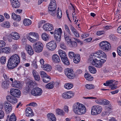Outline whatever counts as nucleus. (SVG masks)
I'll return each instance as SVG.
<instances>
[{"mask_svg": "<svg viewBox=\"0 0 121 121\" xmlns=\"http://www.w3.org/2000/svg\"><path fill=\"white\" fill-rule=\"evenodd\" d=\"M2 86L3 87L7 88L9 86V84L7 81H4L2 82Z\"/></svg>", "mask_w": 121, "mask_h": 121, "instance_id": "c03bdc74", "label": "nucleus"}, {"mask_svg": "<svg viewBox=\"0 0 121 121\" xmlns=\"http://www.w3.org/2000/svg\"><path fill=\"white\" fill-rule=\"evenodd\" d=\"M91 56H92V58L95 59L97 58L99 59L101 58L102 59H104L106 60L107 58L106 54L104 52L101 50L98 51Z\"/></svg>", "mask_w": 121, "mask_h": 121, "instance_id": "20e7f679", "label": "nucleus"}, {"mask_svg": "<svg viewBox=\"0 0 121 121\" xmlns=\"http://www.w3.org/2000/svg\"><path fill=\"white\" fill-rule=\"evenodd\" d=\"M6 58L5 56H2L0 58V62L2 64H4L6 62Z\"/></svg>", "mask_w": 121, "mask_h": 121, "instance_id": "a18cd8bd", "label": "nucleus"}, {"mask_svg": "<svg viewBox=\"0 0 121 121\" xmlns=\"http://www.w3.org/2000/svg\"><path fill=\"white\" fill-rule=\"evenodd\" d=\"M72 71V70L69 68H67L65 69V75L67 76L68 74L70 73Z\"/></svg>", "mask_w": 121, "mask_h": 121, "instance_id": "79ce46f5", "label": "nucleus"}, {"mask_svg": "<svg viewBox=\"0 0 121 121\" xmlns=\"http://www.w3.org/2000/svg\"><path fill=\"white\" fill-rule=\"evenodd\" d=\"M12 38L15 40L18 39L20 36L19 34L17 32H12L10 35Z\"/></svg>", "mask_w": 121, "mask_h": 121, "instance_id": "4be33fe9", "label": "nucleus"}, {"mask_svg": "<svg viewBox=\"0 0 121 121\" xmlns=\"http://www.w3.org/2000/svg\"><path fill=\"white\" fill-rule=\"evenodd\" d=\"M64 26L65 30L70 35H71V33L68 26L66 24H65Z\"/></svg>", "mask_w": 121, "mask_h": 121, "instance_id": "3c124183", "label": "nucleus"}, {"mask_svg": "<svg viewBox=\"0 0 121 121\" xmlns=\"http://www.w3.org/2000/svg\"><path fill=\"white\" fill-rule=\"evenodd\" d=\"M114 81L113 80L107 81L106 83H104V85L106 86H112Z\"/></svg>", "mask_w": 121, "mask_h": 121, "instance_id": "c9c22d12", "label": "nucleus"}, {"mask_svg": "<svg viewBox=\"0 0 121 121\" xmlns=\"http://www.w3.org/2000/svg\"><path fill=\"white\" fill-rule=\"evenodd\" d=\"M82 105V104L79 103H75L73 105V110L75 114L78 115Z\"/></svg>", "mask_w": 121, "mask_h": 121, "instance_id": "ddd939ff", "label": "nucleus"}, {"mask_svg": "<svg viewBox=\"0 0 121 121\" xmlns=\"http://www.w3.org/2000/svg\"><path fill=\"white\" fill-rule=\"evenodd\" d=\"M117 51L119 55L121 56V46L118 47L117 49Z\"/></svg>", "mask_w": 121, "mask_h": 121, "instance_id": "774afa93", "label": "nucleus"}, {"mask_svg": "<svg viewBox=\"0 0 121 121\" xmlns=\"http://www.w3.org/2000/svg\"><path fill=\"white\" fill-rule=\"evenodd\" d=\"M102 109L101 107L95 105L91 108V114L93 115H97L101 112Z\"/></svg>", "mask_w": 121, "mask_h": 121, "instance_id": "6e6552de", "label": "nucleus"}, {"mask_svg": "<svg viewBox=\"0 0 121 121\" xmlns=\"http://www.w3.org/2000/svg\"><path fill=\"white\" fill-rule=\"evenodd\" d=\"M104 30H107L112 28V27L111 26H105L104 27Z\"/></svg>", "mask_w": 121, "mask_h": 121, "instance_id": "338daca9", "label": "nucleus"}, {"mask_svg": "<svg viewBox=\"0 0 121 121\" xmlns=\"http://www.w3.org/2000/svg\"><path fill=\"white\" fill-rule=\"evenodd\" d=\"M74 62L76 64L78 63L80 61V57L78 54H76L73 59Z\"/></svg>", "mask_w": 121, "mask_h": 121, "instance_id": "a878e982", "label": "nucleus"}, {"mask_svg": "<svg viewBox=\"0 0 121 121\" xmlns=\"http://www.w3.org/2000/svg\"><path fill=\"white\" fill-rule=\"evenodd\" d=\"M56 15L58 17L60 18L62 16V13L61 10H59L58 8L56 11Z\"/></svg>", "mask_w": 121, "mask_h": 121, "instance_id": "37998d69", "label": "nucleus"}, {"mask_svg": "<svg viewBox=\"0 0 121 121\" xmlns=\"http://www.w3.org/2000/svg\"><path fill=\"white\" fill-rule=\"evenodd\" d=\"M52 61L54 63H58L60 61L59 56L56 54L53 55L52 57Z\"/></svg>", "mask_w": 121, "mask_h": 121, "instance_id": "412c9836", "label": "nucleus"}, {"mask_svg": "<svg viewBox=\"0 0 121 121\" xmlns=\"http://www.w3.org/2000/svg\"><path fill=\"white\" fill-rule=\"evenodd\" d=\"M47 116L49 121H56V118L53 114L49 113L47 114Z\"/></svg>", "mask_w": 121, "mask_h": 121, "instance_id": "5701e85b", "label": "nucleus"}, {"mask_svg": "<svg viewBox=\"0 0 121 121\" xmlns=\"http://www.w3.org/2000/svg\"><path fill=\"white\" fill-rule=\"evenodd\" d=\"M74 94L72 91L67 92H64L62 94V97L65 99H68L72 97Z\"/></svg>", "mask_w": 121, "mask_h": 121, "instance_id": "2eb2a0df", "label": "nucleus"}, {"mask_svg": "<svg viewBox=\"0 0 121 121\" xmlns=\"http://www.w3.org/2000/svg\"><path fill=\"white\" fill-rule=\"evenodd\" d=\"M26 114L27 116L32 117L34 116V114L31 108L30 107L27 108L26 110Z\"/></svg>", "mask_w": 121, "mask_h": 121, "instance_id": "6ab92c4d", "label": "nucleus"}, {"mask_svg": "<svg viewBox=\"0 0 121 121\" xmlns=\"http://www.w3.org/2000/svg\"><path fill=\"white\" fill-rule=\"evenodd\" d=\"M85 87L86 88L89 89H92L95 88L94 86L91 84H87L86 85Z\"/></svg>", "mask_w": 121, "mask_h": 121, "instance_id": "09e8293b", "label": "nucleus"}, {"mask_svg": "<svg viewBox=\"0 0 121 121\" xmlns=\"http://www.w3.org/2000/svg\"><path fill=\"white\" fill-rule=\"evenodd\" d=\"M16 117L14 113H13L10 116L9 119V121H16Z\"/></svg>", "mask_w": 121, "mask_h": 121, "instance_id": "4c0bfd02", "label": "nucleus"}, {"mask_svg": "<svg viewBox=\"0 0 121 121\" xmlns=\"http://www.w3.org/2000/svg\"><path fill=\"white\" fill-rule=\"evenodd\" d=\"M57 45L55 41L52 40L47 43L46 45V48L51 51L54 50L56 48Z\"/></svg>", "mask_w": 121, "mask_h": 121, "instance_id": "9d476101", "label": "nucleus"}, {"mask_svg": "<svg viewBox=\"0 0 121 121\" xmlns=\"http://www.w3.org/2000/svg\"><path fill=\"white\" fill-rule=\"evenodd\" d=\"M10 48L9 47H6L0 49V52L8 53L10 52Z\"/></svg>", "mask_w": 121, "mask_h": 121, "instance_id": "c85d7f7f", "label": "nucleus"}, {"mask_svg": "<svg viewBox=\"0 0 121 121\" xmlns=\"http://www.w3.org/2000/svg\"><path fill=\"white\" fill-rule=\"evenodd\" d=\"M60 48L64 50H66L67 49V48L65 45L63 43H60Z\"/></svg>", "mask_w": 121, "mask_h": 121, "instance_id": "603ef678", "label": "nucleus"}, {"mask_svg": "<svg viewBox=\"0 0 121 121\" xmlns=\"http://www.w3.org/2000/svg\"><path fill=\"white\" fill-rule=\"evenodd\" d=\"M88 69L90 72L92 73H95L96 72V69L93 66H89Z\"/></svg>", "mask_w": 121, "mask_h": 121, "instance_id": "473e14b6", "label": "nucleus"}, {"mask_svg": "<svg viewBox=\"0 0 121 121\" xmlns=\"http://www.w3.org/2000/svg\"><path fill=\"white\" fill-rule=\"evenodd\" d=\"M99 59L98 58L94 59L92 58V56H91L89 60L90 63L92 65L97 67L100 68L105 61L106 60L101 59V60H99Z\"/></svg>", "mask_w": 121, "mask_h": 121, "instance_id": "f03ea898", "label": "nucleus"}, {"mask_svg": "<svg viewBox=\"0 0 121 121\" xmlns=\"http://www.w3.org/2000/svg\"><path fill=\"white\" fill-rule=\"evenodd\" d=\"M4 108L6 112L9 113L11 111L12 107L10 104L6 103H5Z\"/></svg>", "mask_w": 121, "mask_h": 121, "instance_id": "aec40b11", "label": "nucleus"}, {"mask_svg": "<svg viewBox=\"0 0 121 121\" xmlns=\"http://www.w3.org/2000/svg\"><path fill=\"white\" fill-rule=\"evenodd\" d=\"M73 86V84L69 83L66 84L64 85L65 88L67 89H71Z\"/></svg>", "mask_w": 121, "mask_h": 121, "instance_id": "a19ab883", "label": "nucleus"}, {"mask_svg": "<svg viewBox=\"0 0 121 121\" xmlns=\"http://www.w3.org/2000/svg\"><path fill=\"white\" fill-rule=\"evenodd\" d=\"M64 36L65 39L67 42H69L70 41V38L66 33H64Z\"/></svg>", "mask_w": 121, "mask_h": 121, "instance_id": "58836bf2", "label": "nucleus"}, {"mask_svg": "<svg viewBox=\"0 0 121 121\" xmlns=\"http://www.w3.org/2000/svg\"><path fill=\"white\" fill-rule=\"evenodd\" d=\"M4 112L2 110H0V119L3 118L4 116Z\"/></svg>", "mask_w": 121, "mask_h": 121, "instance_id": "bf43d9fd", "label": "nucleus"}, {"mask_svg": "<svg viewBox=\"0 0 121 121\" xmlns=\"http://www.w3.org/2000/svg\"><path fill=\"white\" fill-rule=\"evenodd\" d=\"M27 38L30 42L34 43L38 40L39 35L36 33L30 32L29 34V35L27 37Z\"/></svg>", "mask_w": 121, "mask_h": 121, "instance_id": "39448f33", "label": "nucleus"}, {"mask_svg": "<svg viewBox=\"0 0 121 121\" xmlns=\"http://www.w3.org/2000/svg\"><path fill=\"white\" fill-rule=\"evenodd\" d=\"M25 48L27 53L29 55H31L34 54V52L32 48L29 45L26 44Z\"/></svg>", "mask_w": 121, "mask_h": 121, "instance_id": "a211bd4d", "label": "nucleus"}, {"mask_svg": "<svg viewBox=\"0 0 121 121\" xmlns=\"http://www.w3.org/2000/svg\"><path fill=\"white\" fill-rule=\"evenodd\" d=\"M54 85L53 83H49L47 84L46 86V87L49 89H51L53 88Z\"/></svg>", "mask_w": 121, "mask_h": 121, "instance_id": "de8ad7c7", "label": "nucleus"}, {"mask_svg": "<svg viewBox=\"0 0 121 121\" xmlns=\"http://www.w3.org/2000/svg\"><path fill=\"white\" fill-rule=\"evenodd\" d=\"M6 43L5 42L2 40L0 41V48H2L4 47Z\"/></svg>", "mask_w": 121, "mask_h": 121, "instance_id": "13d9d810", "label": "nucleus"}, {"mask_svg": "<svg viewBox=\"0 0 121 121\" xmlns=\"http://www.w3.org/2000/svg\"><path fill=\"white\" fill-rule=\"evenodd\" d=\"M57 8L56 1L55 0H51V2L48 7L49 13L51 15H56L55 10Z\"/></svg>", "mask_w": 121, "mask_h": 121, "instance_id": "7ed1b4c3", "label": "nucleus"}, {"mask_svg": "<svg viewBox=\"0 0 121 121\" xmlns=\"http://www.w3.org/2000/svg\"><path fill=\"white\" fill-rule=\"evenodd\" d=\"M23 23L25 25L28 26L31 25V21L29 19H25L23 21Z\"/></svg>", "mask_w": 121, "mask_h": 121, "instance_id": "2f4dec72", "label": "nucleus"}, {"mask_svg": "<svg viewBox=\"0 0 121 121\" xmlns=\"http://www.w3.org/2000/svg\"><path fill=\"white\" fill-rule=\"evenodd\" d=\"M21 56L22 59L25 60L26 56L25 53L23 52H21Z\"/></svg>", "mask_w": 121, "mask_h": 121, "instance_id": "0e129e2a", "label": "nucleus"}, {"mask_svg": "<svg viewBox=\"0 0 121 121\" xmlns=\"http://www.w3.org/2000/svg\"><path fill=\"white\" fill-rule=\"evenodd\" d=\"M23 84V82H22L19 81V82H18V84H17V88H21Z\"/></svg>", "mask_w": 121, "mask_h": 121, "instance_id": "5fc2aeb1", "label": "nucleus"}, {"mask_svg": "<svg viewBox=\"0 0 121 121\" xmlns=\"http://www.w3.org/2000/svg\"><path fill=\"white\" fill-rule=\"evenodd\" d=\"M84 76L86 79L89 81H92L93 79V77L91 76L90 74L88 73H85Z\"/></svg>", "mask_w": 121, "mask_h": 121, "instance_id": "7c9ffc66", "label": "nucleus"}, {"mask_svg": "<svg viewBox=\"0 0 121 121\" xmlns=\"http://www.w3.org/2000/svg\"><path fill=\"white\" fill-rule=\"evenodd\" d=\"M77 44L76 42L74 41H71V46L73 48H75L77 46Z\"/></svg>", "mask_w": 121, "mask_h": 121, "instance_id": "4d7b16f0", "label": "nucleus"}, {"mask_svg": "<svg viewBox=\"0 0 121 121\" xmlns=\"http://www.w3.org/2000/svg\"><path fill=\"white\" fill-rule=\"evenodd\" d=\"M61 59L65 65H69L70 63L67 57H66L65 58V57L64 58L62 59Z\"/></svg>", "mask_w": 121, "mask_h": 121, "instance_id": "f704fd0d", "label": "nucleus"}, {"mask_svg": "<svg viewBox=\"0 0 121 121\" xmlns=\"http://www.w3.org/2000/svg\"><path fill=\"white\" fill-rule=\"evenodd\" d=\"M7 100L11 104H14L17 102V99L15 97L10 95H7L6 96Z\"/></svg>", "mask_w": 121, "mask_h": 121, "instance_id": "dca6fc26", "label": "nucleus"}, {"mask_svg": "<svg viewBox=\"0 0 121 121\" xmlns=\"http://www.w3.org/2000/svg\"><path fill=\"white\" fill-rule=\"evenodd\" d=\"M42 79L43 81L44 82L47 83L50 81L51 78L50 76L48 75L47 77H45Z\"/></svg>", "mask_w": 121, "mask_h": 121, "instance_id": "ea45409f", "label": "nucleus"}, {"mask_svg": "<svg viewBox=\"0 0 121 121\" xmlns=\"http://www.w3.org/2000/svg\"><path fill=\"white\" fill-rule=\"evenodd\" d=\"M43 47L42 43L39 41L34 43L33 46V48L34 51L38 53L42 51Z\"/></svg>", "mask_w": 121, "mask_h": 121, "instance_id": "423d86ee", "label": "nucleus"}, {"mask_svg": "<svg viewBox=\"0 0 121 121\" xmlns=\"http://www.w3.org/2000/svg\"><path fill=\"white\" fill-rule=\"evenodd\" d=\"M44 30L48 31L52 30L54 29L53 25L49 23H47L44 24L43 26Z\"/></svg>", "mask_w": 121, "mask_h": 121, "instance_id": "4468645a", "label": "nucleus"}, {"mask_svg": "<svg viewBox=\"0 0 121 121\" xmlns=\"http://www.w3.org/2000/svg\"><path fill=\"white\" fill-rule=\"evenodd\" d=\"M10 93L11 95L15 97H19L21 96V91L18 89H12L10 90Z\"/></svg>", "mask_w": 121, "mask_h": 121, "instance_id": "f8f14e48", "label": "nucleus"}, {"mask_svg": "<svg viewBox=\"0 0 121 121\" xmlns=\"http://www.w3.org/2000/svg\"><path fill=\"white\" fill-rule=\"evenodd\" d=\"M1 26L4 27L8 28L10 27V24L8 22H4L1 24Z\"/></svg>", "mask_w": 121, "mask_h": 121, "instance_id": "72a5a7b5", "label": "nucleus"}, {"mask_svg": "<svg viewBox=\"0 0 121 121\" xmlns=\"http://www.w3.org/2000/svg\"><path fill=\"white\" fill-rule=\"evenodd\" d=\"M109 101L107 100L103 99L102 104L107 105L109 104Z\"/></svg>", "mask_w": 121, "mask_h": 121, "instance_id": "680f3d73", "label": "nucleus"}, {"mask_svg": "<svg viewBox=\"0 0 121 121\" xmlns=\"http://www.w3.org/2000/svg\"><path fill=\"white\" fill-rule=\"evenodd\" d=\"M70 73L69 74H68L67 76L68 78L69 79H72L75 78V75L73 71H72V72Z\"/></svg>", "mask_w": 121, "mask_h": 121, "instance_id": "49530a36", "label": "nucleus"}, {"mask_svg": "<svg viewBox=\"0 0 121 121\" xmlns=\"http://www.w3.org/2000/svg\"><path fill=\"white\" fill-rule=\"evenodd\" d=\"M55 68L56 69L58 70L59 72H61L62 70V68L61 67L58 65H56Z\"/></svg>", "mask_w": 121, "mask_h": 121, "instance_id": "6e6d98bb", "label": "nucleus"}, {"mask_svg": "<svg viewBox=\"0 0 121 121\" xmlns=\"http://www.w3.org/2000/svg\"><path fill=\"white\" fill-rule=\"evenodd\" d=\"M42 67L43 68L44 70L48 72L51 71L52 69L51 66L48 64L42 65Z\"/></svg>", "mask_w": 121, "mask_h": 121, "instance_id": "b1692460", "label": "nucleus"}, {"mask_svg": "<svg viewBox=\"0 0 121 121\" xmlns=\"http://www.w3.org/2000/svg\"><path fill=\"white\" fill-rule=\"evenodd\" d=\"M10 1L13 7L17 8L20 6V3L18 0H10Z\"/></svg>", "mask_w": 121, "mask_h": 121, "instance_id": "f3484780", "label": "nucleus"}, {"mask_svg": "<svg viewBox=\"0 0 121 121\" xmlns=\"http://www.w3.org/2000/svg\"><path fill=\"white\" fill-rule=\"evenodd\" d=\"M42 39L45 41L48 40L49 38V35L45 33H44L42 34Z\"/></svg>", "mask_w": 121, "mask_h": 121, "instance_id": "c756f323", "label": "nucleus"}, {"mask_svg": "<svg viewBox=\"0 0 121 121\" xmlns=\"http://www.w3.org/2000/svg\"><path fill=\"white\" fill-rule=\"evenodd\" d=\"M58 53L61 59L67 57L65 52L62 50H59L58 51Z\"/></svg>", "mask_w": 121, "mask_h": 121, "instance_id": "cd10ccee", "label": "nucleus"}, {"mask_svg": "<svg viewBox=\"0 0 121 121\" xmlns=\"http://www.w3.org/2000/svg\"><path fill=\"white\" fill-rule=\"evenodd\" d=\"M40 74L42 78L48 75L44 71H42L40 72Z\"/></svg>", "mask_w": 121, "mask_h": 121, "instance_id": "8fccbe9b", "label": "nucleus"}, {"mask_svg": "<svg viewBox=\"0 0 121 121\" xmlns=\"http://www.w3.org/2000/svg\"><path fill=\"white\" fill-rule=\"evenodd\" d=\"M103 99H98L95 100V102L99 104H102Z\"/></svg>", "mask_w": 121, "mask_h": 121, "instance_id": "69168bd1", "label": "nucleus"}, {"mask_svg": "<svg viewBox=\"0 0 121 121\" xmlns=\"http://www.w3.org/2000/svg\"><path fill=\"white\" fill-rule=\"evenodd\" d=\"M99 46L101 49L104 51L108 52L110 49L111 46L110 44L105 41L100 42Z\"/></svg>", "mask_w": 121, "mask_h": 121, "instance_id": "0eeeda50", "label": "nucleus"}, {"mask_svg": "<svg viewBox=\"0 0 121 121\" xmlns=\"http://www.w3.org/2000/svg\"><path fill=\"white\" fill-rule=\"evenodd\" d=\"M20 61L19 56L17 54L13 55L11 56L8 61L7 67L10 69H13L17 66Z\"/></svg>", "mask_w": 121, "mask_h": 121, "instance_id": "f257e3e1", "label": "nucleus"}, {"mask_svg": "<svg viewBox=\"0 0 121 121\" xmlns=\"http://www.w3.org/2000/svg\"><path fill=\"white\" fill-rule=\"evenodd\" d=\"M62 31L60 28L55 29L54 33V36L55 40L57 42H60L61 39V35Z\"/></svg>", "mask_w": 121, "mask_h": 121, "instance_id": "1a4fd4ad", "label": "nucleus"}, {"mask_svg": "<svg viewBox=\"0 0 121 121\" xmlns=\"http://www.w3.org/2000/svg\"><path fill=\"white\" fill-rule=\"evenodd\" d=\"M74 53L72 52H70L69 53V56L70 58H72L74 56Z\"/></svg>", "mask_w": 121, "mask_h": 121, "instance_id": "e2e57ef3", "label": "nucleus"}, {"mask_svg": "<svg viewBox=\"0 0 121 121\" xmlns=\"http://www.w3.org/2000/svg\"><path fill=\"white\" fill-rule=\"evenodd\" d=\"M56 113L58 115L63 116L64 115V112L63 110L59 108L56 109Z\"/></svg>", "mask_w": 121, "mask_h": 121, "instance_id": "e433bc0d", "label": "nucleus"}, {"mask_svg": "<svg viewBox=\"0 0 121 121\" xmlns=\"http://www.w3.org/2000/svg\"><path fill=\"white\" fill-rule=\"evenodd\" d=\"M12 16L13 19L17 21H19L21 20L20 16L16 15L14 13H12Z\"/></svg>", "mask_w": 121, "mask_h": 121, "instance_id": "bb28decb", "label": "nucleus"}, {"mask_svg": "<svg viewBox=\"0 0 121 121\" xmlns=\"http://www.w3.org/2000/svg\"><path fill=\"white\" fill-rule=\"evenodd\" d=\"M86 110L85 106L82 104L79 113H78V115H81L85 114L86 112Z\"/></svg>", "mask_w": 121, "mask_h": 121, "instance_id": "393cba45", "label": "nucleus"}, {"mask_svg": "<svg viewBox=\"0 0 121 121\" xmlns=\"http://www.w3.org/2000/svg\"><path fill=\"white\" fill-rule=\"evenodd\" d=\"M19 82V81H15L13 82L12 84V86L13 87L17 88V84H18Z\"/></svg>", "mask_w": 121, "mask_h": 121, "instance_id": "864d4df0", "label": "nucleus"}, {"mask_svg": "<svg viewBox=\"0 0 121 121\" xmlns=\"http://www.w3.org/2000/svg\"><path fill=\"white\" fill-rule=\"evenodd\" d=\"M105 33V32L103 30L99 31L97 32L96 34L97 35L99 36L104 34Z\"/></svg>", "mask_w": 121, "mask_h": 121, "instance_id": "052dcab7", "label": "nucleus"}, {"mask_svg": "<svg viewBox=\"0 0 121 121\" xmlns=\"http://www.w3.org/2000/svg\"><path fill=\"white\" fill-rule=\"evenodd\" d=\"M42 92V89L38 87L34 88L31 91V93L33 95L36 96L41 95Z\"/></svg>", "mask_w": 121, "mask_h": 121, "instance_id": "9b49d317", "label": "nucleus"}]
</instances>
